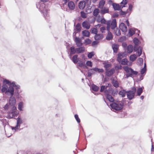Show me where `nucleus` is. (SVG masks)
I'll list each match as a JSON object with an SVG mask.
<instances>
[{"instance_id":"obj_49","label":"nucleus","mask_w":154,"mask_h":154,"mask_svg":"<svg viewBox=\"0 0 154 154\" xmlns=\"http://www.w3.org/2000/svg\"><path fill=\"white\" fill-rule=\"evenodd\" d=\"M75 117L77 122L79 123H80V119H79L78 117V116L77 114H75Z\"/></svg>"},{"instance_id":"obj_61","label":"nucleus","mask_w":154,"mask_h":154,"mask_svg":"<svg viewBox=\"0 0 154 154\" xmlns=\"http://www.w3.org/2000/svg\"><path fill=\"white\" fill-rule=\"evenodd\" d=\"M151 151H154V148L153 146V145H152V148L151 149Z\"/></svg>"},{"instance_id":"obj_55","label":"nucleus","mask_w":154,"mask_h":154,"mask_svg":"<svg viewBox=\"0 0 154 154\" xmlns=\"http://www.w3.org/2000/svg\"><path fill=\"white\" fill-rule=\"evenodd\" d=\"M100 31L101 32L103 33L106 30V28L105 27L103 26L102 27H101L100 28Z\"/></svg>"},{"instance_id":"obj_60","label":"nucleus","mask_w":154,"mask_h":154,"mask_svg":"<svg viewBox=\"0 0 154 154\" xmlns=\"http://www.w3.org/2000/svg\"><path fill=\"white\" fill-rule=\"evenodd\" d=\"M126 23L128 26H129V22L128 20H127L126 21Z\"/></svg>"},{"instance_id":"obj_40","label":"nucleus","mask_w":154,"mask_h":154,"mask_svg":"<svg viewBox=\"0 0 154 154\" xmlns=\"http://www.w3.org/2000/svg\"><path fill=\"white\" fill-rule=\"evenodd\" d=\"M119 94L121 95L122 97H124L125 96L126 92L125 90H122L119 91Z\"/></svg>"},{"instance_id":"obj_43","label":"nucleus","mask_w":154,"mask_h":154,"mask_svg":"<svg viewBox=\"0 0 154 154\" xmlns=\"http://www.w3.org/2000/svg\"><path fill=\"white\" fill-rule=\"evenodd\" d=\"M81 17L83 18H86L87 17V14L84 11L81 12Z\"/></svg>"},{"instance_id":"obj_22","label":"nucleus","mask_w":154,"mask_h":154,"mask_svg":"<svg viewBox=\"0 0 154 154\" xmlns=\"http://www.w3.org/2000/svg\"><path fill=\"white\" fill-rule=\"evenodd\" d=\"M115 72V70L113 69H111V70H108L106 71V74L108 76H110L112 75Z\"/></svg>"},{"instance_id":"obj_36","label":"nucleus","mask_w":154,"mask_h":154,"mask_svg":"<svg viewBox=\"0 0 154 154\" xmlns=\"http://www.w3.org/2000/svg\"><path fill=\"white\" fill-rule=\"evenodd\" d=\"M91 71L94 70L96 72H103V69H99L97 68H94L91 69Z\"/></svg>"},{"instance_id":"obj_20","label":"nucleus","mask_w":154,"mask_h":154,"mask_svg":"<svg viewBox=\"0 0 154 154\" xmlns=\"http://www.w3.org/2000/svg\"><path fill=\"white\" fill-rule=\"evenodd\" d=\"M68 6L70 10H73L75 8V6L74 3L72 1H69L68 3Z\"/></svg>"},{"instance_id":"obj_48","label":"nucleus","mask_w":154,"mask_h":154,"mask_svg":"<svg viewBox=\"0 0 154 154\" xmlns=\"http://www.w3.org/2000/svg\"><path fill=\"white\" fill-rule=\"evenodd\" d=\"M134 42L135 45H138L139 43V41L138 39L134 38Z\"/></svg>"},{"instance_id":"obj_38","label":"nucleus","mask_w":154,"mask_h":154,"mask_svg":"<svg viewBox=\"0 0 154 154\" xmlns=\"http://www.w3.org/2000/svg\"><path fill=\"white\" fill-rule=\"evenodd\" d=\"M142 48L140 47H139L137 50V56L140 57L142 53Z\"/></svg>"},{"instance_id":"obj_29","label":"nucleus","mask_w":154,"mask_h":154,"mask_svg":"<svg viewBox=\"0 0 154 154\" xmlns=\"http://www.w3.org/2000/svg\"><path fill=\"white\" fill-rule=\"evenodd\" d=\"M107 35L106 37V39L107 40H109L112 39V38L113 36L112 33L109 32V30L108 31Z\"/></svg>"},{"instance_id":"obj_42","label":"nucleus","mask_w":154,"mask_h":154,"mask_svg":"<svg viewBox=\"0 0 154 154\" xmlns=\"http://www.w3.org/2000/svg\"><path fill=\"white\" fill-rule=\"evenodd\" d=\"M18 109L20 111L23 110L22 109L23 108V103L22 102H20L18 104Z\"/></svg>"},{"instance_id":"obj_11","label":"nucleus","mask_w":154,"mask_h":154,"mask_svg":"<svg viewBox=\"0 0 154 154\" xmlns=\"http://www.w3.org/2000/svg\"><path fill=\"white\" fill-rule=\"evenodd\" d=\"M107 86H102L101 87L100 91L101 92H104L106 94L109 93H111V91H112V88H109V91H107Z\"/></svg>"},{"instance_id":"obj_17","label":"nucleus","mask_w":154,"mask_h":154,"mask_svg":"<svg viewBox=\"0 0 154 154\" xmlns=\"http://www.w3.org/2000/svg\"><path fill=\"white\" fill-rule=\"evenodd\" d=\"M121 64L123 65H128L130 66L132 64L131 62H129L128 60L126 58L122 59V60H121Z\"/></svg>"},{"instance_id":"obj_26","label":"nucleus","mask_w":154,"mask_h":154,"mask_svg":"<svg viewBox=\"0 0 154 154\" xmlns=\"http://www.w3.org/2000/svg\"><path fill=\"white\" fill-rule=\"evenodd\" d=\"M136 30H137V29H135L134 28H131L130 29L129 31V34L131 36H132L133 35Z\"/></svg>"},{"instance_id":"obj_41","label":"nucleus","mask_w":154,"mask_h":154,"mask_svg":"<svg viewBox=\"0 0 154 154\" xmlns=\"http://www.w3.org/2000/svg\"><path fill=\"white\" fill-rule=\"evenodd\" d=\"M91 87L92 90L95 91H97L99 89V88L98 87L94 85H92Z\"/></svg>"},{"instance_id":"obj_1","label":"nucleus","mask_w":154,"mask_h":154,"mask_svg":"<svg viewBox=\"0 0 154 154\" xmlns=\"http://www.w3.org/2000/svg\"><path fill=\"white\" fill-rule=\"evenodd\" d=\"M3 82L4 83L8 84L9 86L8 87L7 85L5 84L2 87V92L7 94H10L11 96L13 95L14 91V87L17 89L20 88V86L16 85L14 82L11 83L9 81L6 79H4Z\"/></svg>"},{"instance_id":"obj_8","label":"nucleus","mask_w":154,"mask_h":154,"mask_svg":"<svg viewBox=\"0 0 154 154\" xmlns=\"http://www.w3.org/2000/svg\"><path fill=\"white\" fill-rule=\"evenodd\" d=\"M136 90V88H134L133 89V91H130L127 92V96L129 100H131L134 97Z\"/></svg>"},{"instance_id":"obj_4","label":"nucleus","mask_w":154,"mask_h":154,"mask_svg":"<svg viewBox=\"0 0 154 154\" xmlns=\"http://www.w3.org/2000/svg\"><path fill=\"white\" fill-rule=\"evenodd\" d=\"M123 68L125 71L128 73L126 74V77L128 78L129 77H132L134 75L137 74L138 72L136 71H134L131 68L128 66H124Z\"/></svg>"},{"instance_id":"obj_33","label":"nucleus","mask_w":154,"mask_h":154,"mask_svg":"<svg viewBox=\"0 0 154 154\" xmlns=\"http://www.w3.org/2000/svg\"><path fill=\"white\" fill-rule=\"evenodd\" d=\"M100 12V11L99 10L98 8H96L93 11V14L94 16L96 17Z\"/></svg>"},{"instance_id":"obj_47","label":"nucleus","mask_w":154,"mask_h":154,"mask_svg":"<svg viewBox=\"0 0 154 154\" xmlns=\"http://www.w3.org/2000/svg\"><path fill=\"white\" fill-rule=\"evenodd\" d=\"M94 55V52H91L89 53L88 54V56L89 58H91L92 56Z\"/></svg>"},{"instance_id":"obj_30","label":"nucleus","mask_w":154,"mask_h":154,"mask_svg":"<svg viewBox=\"0 0 154 154\" xmlns=\"http://www.w3.org/2000/svg\"><path fill=\"white\" fill-rule=\"evenodd\" d=\"M137 58V56L135 54L131 55L130 56L129 59L132 62L134 61Z\"/></svg>"},{"instance_id":"obj_25","label":"nucleus","mask_w":154,"mask_h":154,"mask_svg":"<svg viewBox=\"0 0 154 154\" xmlns=\"http://www.w3.org/2000/svg\"><path fill=\"white\" fill-rule=\"evenodd\" d=\"M103 36L102 34H97L94 36V38L96 40H97L102 39Z\"/></svg>"},{"instance_id":"obj_46","label":"nucleus","mask_w":154,"mask_h":154,"mask_svg":"<svg viewBox=\"0 0 154 154\" xmlns=\"http://www.w3.org/2000/svg\"><path fill=\"white\" fill-rule=\"evenodd\" d=\"M91 32L92 33H93L96 35L97 34V30L95 28H93L91 29Z\"/></svg>"},{"instance_id":"obj_10","label":"nucleus","mask_w":154,"mask_h":154,"mask_svg":"<svg viewBox=\"0 0 154 154\" xmlns=\"http://www.w3.org/2000/svg\"><path fill=\"white\" fill-rule=\"evenodd\" d=\"M127 55V53L125 52L119 53L118 54L117 60L120 63L122 59L126 56Z\"/></svg>"},{"instance_id":"obj_34","label":"nucleus","mask_w":154,"mask_h":154,"mask_svg":"<svg viewBox=\"0 0 154 154\" xmlns=\"http://www.w3.org/2000/svg\"><path fill=\"white\" fill-rule=\"evenodd\" d=\"M143 60L142 58H139L137 61V64L141 66L143 64Z\"/></svg>"},{"instance_id":"obj_62","label":"nucleus","mask_w":154,"mask_h":154,"mask_svg":"<svg viewBox=\"0 0 154 154\" xmlns=\"http://www.w3.org/2000/svg\"><path fill=\"white\" fill-rule=\"evenodd\" d=\"M118 16V14H114L113 15V16L114 17H117Z\"/></svg>"},{"instance_id":"obj_63","label":"nucleus","mask_w":154,"mask_h":154,"mask_svg":"<svg viewBox=\"0 0 154 154\" xmlns=\"http://www.w3.org/2000/svg\"><path fill=\"white\" fill-rule=\"evenodd\" d=\"M144 98V97L143 96H142L140 97V99L141 100H143Z\"/></svg>"},{"instance_id":"obj_15","label":"nucleus","mask_w":154,"mask_h":154,"mask_svg":"<svg viewBox=\"0 0 154 154\" xmlns=\"http://www.w3.org/2000/svg\"><path fill=\"white\" fill-rule=\"evenodd\" d=\"M112 6L114 9L116 10H120L121 8L124 7V5L122 6L120 5L119 6V4L115 3H113L112 4Z\"/></svg>"},{"instance_id":"obj_14","label":"nucleus","mask_w":154,"mask_h":154,"mask_svg":"<svg viewBox=\"0 0 154 154\" xmlns=\"http://www.w3.org/2000/svg\"><path fill=\"white\" fill-rule=\"evenodd\" d=\"M119 28L123 32H126L127 31V27L123 23H121L119 25Z\"/></svg>"},{"instance_id":"obj_53","label":"nucleus","mask_w":154,"mask_h":154,"mask_svg":"<svg viewBox=\"0 0 154 154\" xmlns=\"http://www.w3.org/2000/svg\"><path fill=\"white\" fill-rule=\"evenodd\" d=\"M146 71V69L145 68H143L142 69L141 71V73L142 75L143 74L145 73Z\"/></svg>"},{"instance_id":"obj_16","label":"nucleus","mask_w":154,"mask_h":154,"mask_svg":"<svg viewBox=\"0 0 154 154\" xmlns=\"http://www.w3.org/2000/svg\"><path fill=\"white\" fill-rule=\"evenodd\" d=\"M74 41L75 42L76 44L78 47L81 46L82 44L81 42V39L79 38L75 37Z\"/></svg>"},{"instance_id":"obj_23","label":"nucleus","mask_w":154,"mask_h":154,"mask_svg":"<svg viewBox=\"0 0 154 154\" xmlns=\"http://www.w3.org/2000/svg\"><path fill=\"white\" fill-rule=\"evenodd\" d=\"M104 67L105 68L106 71L109 70V69L111 66V64L109 63L108 62H106L103 63Z\"/></svg>"},{"instance_id":"obj_44","label":"nucleus","mask_w":154,"mask_h":154,"mask_svg":"<svg viewBox=\"0 0 154 154\" xmlns=\"http://www.w3.org/2000/svg\"><path fill=\"white\" fill-rule=\"evenodd\" d=\"M115 33L117 36H119L121 35V32L118 29H116L115 31Z\"/></svg>"},{"instance_id":"obj_13","label":"nucleus","mask_w":154,"mask_h":154,"mask_svg":"<svg viewBox=\"0 0 154 154\" xmlns=\"http://www.w3.org/2000/svg\"><path fill=\"white\" fill-rule=\"evenodd\" d=\"M101 9L100 13L101 14H104L106 13H109V9L108 8L105 7Z\"/></svg>"},{"instance_id":"obj_32","label":"nucleus","mask_w":154,"mask_h":154,"mask_svg":"<svg viewBox=\"0 0 154 154\" xmlns=\"http://www.w3.org/2000/svg\"><path fill=\"white\" fill-rule=\"evenodd\" d=\"M112 47L114 52L116 53L119 47L118 45L116 44H114L112 45Z\"/></svg>"},{"instance_id":"obj_58","label":"nucleus","mask_w":154,"mask_h":154,"mask_svg":"<svg viewBox=\"0 0 154 154\" xmlns=\"http://www.w3.org/2000/svg\"><path fill=\"white\" fill-rule=\"evenodd\" d=\"M133 8V6L131 5H130L129 6V9L130 11H131Z\"/></svg>"},{"instance_id":"obj_27","label":"nucleus","mask_w":154,"mask_h":154,"mask_svg":"<svg viewBox=\"0 0 154 154\" xmlns=\"http://www.w3.org/2000/svg\"><path fill=\"white\" fill-rule=\"evenodd\" d=\"M90 34V32L87 30H83L82 32V35L84 36L89 37Z\"/></svg>"},{"instance_id":"obj_7","label":"nucleus","mask_w":154,"mask_h":154,"mask_svg":"<svg viewBox=\"0 0 154 154\" xmlns=\"http://www.w3.org/2000/svg\"><path fill=\"white\" fill-rule=\"evenodd\" d=\"M107 30L109 31L110 27L113 29L116 27V22L115 19H113L112 21H108L106 23Z\"/></svg>"},{"instance_id":"obj_37","label":"nucleus","mask_w":154,"mask_h":154,"mask_svg":"<svg viewBox=\"0 0 154 154\" xmlns=\"http://www.w3.org/2000/svg\"><path fill=\"white\" fill-rule=\"evenodd\" d=\"M106 94V97L107 99L110 102H112L114 101V99L110 95L108 94Z\"/></svg>"},{"instance_id":"obj_19","label":"nucleus","mask_w":154,"mask_h":154,"mask_svg":"<svg viewBox=\"0 0 154 154\" xmlns=\"http://www.w3.org/2000/svg\"><path fill=\"white\" fill-rule=\"evenodd\" d=\"M82 26L83 28L89 29L90 28V25L88 21H85L82 23Z\"/></svg>"},{"instance_id":"obj_2","label":"nucleus","mask_w":154,"mask_h":154,"mask_svg":"<svg viewBox=\"0 0 154 154\" xmlns=\"http://www.w3.org/2000/svg\"><path fill=\"white\" fill-rule=\"evenodd\" d=\"M48 1V0H41L40 2L37 3L36 4L37 8L43 13L45 17L48 13V9L45 7V5L44 2H46Z\"/></svg>"},{"instance_id":"obj_39","label":"nucleus","mask_w":154,"mask_h":154,"mask_svg":"<svg viewBox=\"0 0 154 154\" xmlns=\"http://www.w3.org/2000/svg\"><path fill=\"white\" fill-rule=\"evenodd\" d=\"M70 54H74L75 53H76V48L75 49L74 46H72L70 48Z\"/></svg>"},{"instance_id":"obj_5","label":"nucleus","mask_w":154,"mask_h":154,"mask_svg":"<svg viewBox=\"0 0 154 154\" xmlns=\"http://www.w3.org/2000/svg\"><path fill=\"white\" fill-rule=\"evenodd\" d=\"M72 60L74 63H78L79 66L84 68L86 67L85 63L83 62L81 59L78 58L77 55H74L72 57Z\"/></svg>"},{"instance_id":"obj_31","label":"nucleus","mask_w":154,"mask_h":154,"mask_svg":"<svg viewBox=\"0 0 154 154\" xmlns=\"http://www.w3.org/2000/svg\"><path fill=\"white\" fill-rule=\"evenodd\" d=\"M105 3V1L103 0H101L100 1L99 5L98 8H102Z\"/></svg>"},{"instance_id":"obj_59","label":"nucleus","mask_w":154,"mask_h":154,"mask_svg":"<svg viewBox=\"0 0 154 154\" xmlns=\"http://www.w3.org/2000/svg\"><path fill=\"white\" fill-rule=\"evenodd\" d=\"M92 75V73L91 72H88V76H90Z\"/></svg>"},{"instance_id":"obj_51","label":"nucleus","mask_w":154,"mask_h":154,"mask_svg":"<svg viewBox=\"0 0 154 154\" xmlns=\"http://www.w3.org/2000/svg\"><path fill=\"white\" fill-rule=\"evenodd\" d=\"M127 0H123L122 1L121 3V5L122 6H124L125 7V5L127 4Z\"/></svg>"},{"instance_id":"obj_56","label":"nucleus","mask_w":154,"mask_h":154,"mask_svg":"<svg viewBox=\"0 0 154 154\" xmlns=\"http://www.w3.org/2000/svg\"><path fill=\"white\" fill-rule=\"evenodd\" d=\"M101 22L102 23H105L106 21L104 19H102L101 20Z\"/></svg>"},{"instance_id":"obj_21","label":"nucleus","mask_w":154,"mask_h":154,"mask_svg":"<svg viewBox=\"0 0 154 154\" xmlns=\"http://www.w3.org/2000/svg\"><path fill=\"white\" fill-rule=\"evenodd\" d=\"M85 48L84 47L76 48V53L77 54L83 53L85 51Z\"/></svg>"},{"instance_id":"obj_64","label":"nucleus","mask_w":154,"mask_h":154,"mask_svg":"<svg viewBox=\"0 0 154 154\" xmlns=\"http://www.w3.org/2000/svg\"><path fill=\"white\" fill-rule=\"evenodd\" d=\"M112 1L111 0H109V4H111V3H112Z\"/></svg>"},{"instance_id":"obj_3","label":"nucleus","mask_w":154,"mask_h":154,"mask_svg":"<svg viewBox=\"0 0 154 154\" xmlns=\"http://www.w3.org/2000/svg\"><path fill=\"white\" fill-rule=\"evenodd\" d=\"M16 100L15 98L11 96L10 98L9 103L5 105L4 107V109L5 110H7L8 109H11V110H16Z\"/></svg>"},{"instance_id":"obj_57","label":"nucleus","mask_w":154,"mask_h":154,"mask_svg":"<svg viewBox=\"0 0 154 154\" xmlns=\"http://www.w3.org/2000/svg\"><path fill=\"white\" fill-rule=\"evenodd\" d=\"M98 43V42L97 41H94L92 43V45L94 46L95 45L97 44Z\"/></svg>"},{"instance_id":"obj_54","label":"nucleus","mask_w":154,"mask_h":154,"mask_svg":"<svg viewBox=\"0 0 154 154\" xmlns=\"http://www.w3.org/2000/svg\"><path fill=\"white\" fill-rule=\"evenodd\" d=\"M115 68L116 69H121L122 68V66L121 65H117L115 66Z\"/></svg>"},{"instance_id":"obj_28","label":"nucleus","mask_w":154,"mask_h":154,"mask_svg":"<svg viewBox=\"0 0 154 154\" xmlns=\"http://www.w3.org/2000/svg\"><path fill=\"white\" fill-rule=\"evenodd\" d=\"M133 50V46L131 45H129L127 47V52L129 53H131Z\"/></svg>"},{"instance_id":"obj_9","label":"nucleus","mask_w":154,"mask_h":154,"mask_svg":"<svg viewBox=\"0 0 154 154\" xmlns=\"http://www.w3.org/2000/svg\"><path fill=\"white\" fill-rule=\"evenodd\" d=\"M23 123V120L20 118L18 117L17 121V125L15 127H12V130L14 131H16L17 130L19 129L20 125Z\"/></svg>"},{"instance_id":"obj_35","label":"nucleus","mask_w":154,"mask_h":154,"mask_svg":"<svg viewBox=\"0 0 154 154\" xmlns=\"http://www.w3.org/2000/svg\"><path fill=\"white\" fill-rule=\"evenodd\" d=\"M143 87L142 88H138L137 90V94L138 96H140L143 91Z\"/></svg>"},{"instance_id":"obj_52","label":"nucleus","mask_w":154,"mask_h":154,"mask_svg":"<svg viewBox=\"0 0 154 154\" xmlns=\"http://www.w3.org/2000/svg\"><path fill=\"white\" fill-rule=\"evenodd\" d=\"M86 64L88 66H90V67H92V63L90 61H87L86 62Z\"/></svg>"},{"instance_id":"obj_24","label":"nucleus","mask_w":154,"mask_h":154,"mask_svg":"<svg viewBox=\"0 0 154 154\" xmlns=\"http://www.w3.org/2000/svg\"><path fill=\"white\" fill-rule=\"evenodd\" d=\"M112 83L113 86L116 88H118L119 86V82L114 79H112Z\"/></svg>"},{"instance_id":"obj_50","label":"nucleus","mask_w":154,"mask_h":154,"mask_svg":"<svg viewBox=\"0 0 154 154\" xmlns=\"http://www.w3.org/2000/svg\"><path fill=\"white\" fill-rule=\"evenodd\" d=\"M85 43L86 45H88L91 43V41L90 39H87L85 40Z\"/></svg>"},{"instance_id":"obj_6","label":"nucleus","mask_w":154,"mask_h":154,"mask_svg":"<svg viewBox=\"0 0 154 154\" xmlns=\"http://www.w3.org/2000/svg\"><path fill=\"white\" fill-rule=\"evenodd\" d=\"M123 105L122 103L120 101L114 102L110 104L111 107L116 110H120L122 108Z\"/></svg>"},{"instance_id":"obj_12","label":"nucleus","mask_w":154,"mask_h":154,"mask_svg":"<svg viewBox=\"0 0 154 154\" xmlns=\"http://www.w3.org/2000/svg\"><path fill=\"white\" fill-rule=\"evenodd\" d=\"M12 112L8 116V118L9 119H11L13 117L16 116L18 114V112L17 111V109L15 110H11Z\"/></svg>"},{"instance_id":"obj_45","label":"nucleus","mask_w":154,"mask_h":154,"mask_svg":"<svg viewBox=\"0 0 154 154\" xmlns=\"http://www.w3.org/2000/svg\"><path fill=\"white\" fill-rule=\"evenodd\" d=\"M75 28L78 32H80L81 28L80 25L79 23L77 24L75 26Z\"/></svg>"},{"instance_id":"obj_18","label":"nucleus","mask_w":154,"mask_h":154,"mask_svg":"<svg viewBox=\"0 0 154 154\" xmlns=\"http://www.w3.org/2000/svg\"><path fill=\"white\" fill-rule=\"evenodd\" d=\"M86 2L84 1H82L80 2L79 5V8L81 10L83 9L85 7Z\"/></svg>"}]
</instances>
